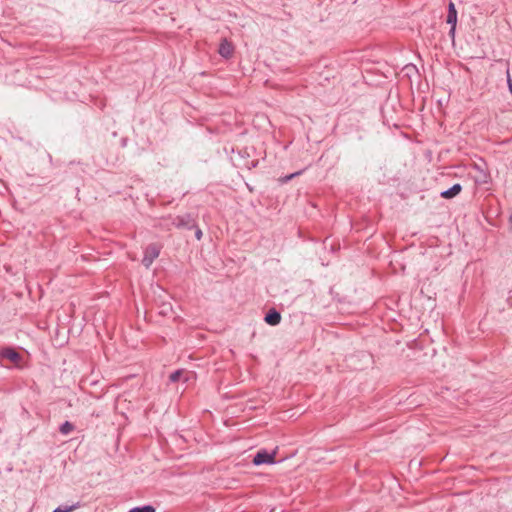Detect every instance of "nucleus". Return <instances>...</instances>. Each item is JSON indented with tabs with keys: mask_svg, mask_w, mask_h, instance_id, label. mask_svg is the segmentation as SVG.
I'll use <instances>...</instances> for the list:
<instances>
[{
	"mask_svg": "<svg viewBox=\"0 0 512 512\" xmlns=\"http://www.w3.org/2000/svg\"><path fill=\"white\" fill-rule=\"evenodd\" d=\"M160 254V247L157 244H150L146 247L144 251V256L142 259V264L149 268L154 260L159 256Z\"/></svg>",
	"mask_w": 512,
	"mask_h": 512,
	"instance_id": "f03ea898",
	"label": "nucleus"
},
{
	"mask_svg": "<svg viewBox=\"0 0 512 512\" xmlns=\"http://www.w3.org/2000/svg\"><path fill=\"white\" fill-rule=\"evenodd\" d=\"M447 24L451 26H456L457 24V10L453 2H450L448 5V13H447Z\"/></svg>",
	"mask_w": 512,
	"mask_h": 512,
	"instance_id": "6e6552de",
	"label": "nucleus"
},
{
	"mask_svg": "<svg viewBox=\"0 0 512 512\" xmlns=\"http://www.w3.org/2000/svg\"><path fill=\"white\" fill-rule=\"evenodd\" d=\"M509 225H510V230L512 232V214L509 217Z\"/></svg>",
	"mask_w": 512,
	"mask_h": 512,
	"instance_id": "a211bd4d",
	"label": "nucleus"
},
{
	"mask_svg": "<svg viewBox=\"0 0 512 512\" xmlns=\"http://www.w3.org/2000/svg\"><path fill=\"white\" fill-rule=\"evenodd\" d=\"M507 85L509 92L512 94V79L510 77L509 71H507Z\"/></svg>",
	"mask_w": 512,
	"mask_h": 512,
	"instance_id": "dca6fc26",
	"label": "nucleus"
},
{
	"mask_svg": "<svg viewBox=\"0 0 512 512\" xmlns=\"http://www.w3.org/2000/svg\"><path fill=\"white\" fill-rule=\"evenodd\" d=\"M275 455H276L275 451L270 453V452L262 449V450H259L255 454L252 462L255 466H260L263 464H274L275 463Z\"/></svg>",
	"mask_w": 512,
	"mask_h": 512,
	"instance_id": "7ed1b4c3",
	"label": "nucleus"
},
{
	"mask_svg": "<svg viewBox=\"0 0 512 512\" xmlns=\"http://www.w3.org/2000/svg\"><path fill=\"white\" fill-rule=\"evenodd\" d=\"M164 221H170V224L178 229H193L196 227V218L191 213H185L178 216H169Z\"/></svg>",
	"mask_w": 512,
	"mask_h": 512,
	"instance_id": "f257e3e1",
	"label": "nucleus"
},
{
	"mask_svg": "<svg viewBox=\"0 0 512 512\" xmlns=\"http://www.w3.org/2000/svg\"><path fill=\"white\" fill-rule=\"evenodd\" d=\"M281 314L275 308H271L265 315L264 321L270 326H276L281 322Z\"/></svg>",
	"mask_w": 512,
	"mask_h": 512,
	"instance_id": "39448f33",
	"label": "nucleus"
},
{
	"mask_svg": "<svg viewBox=\"0 0 512 512\" xmlns=\"http://www.w3.org/2000/svg\"><path fill=\"white\" fill-rule=\"evenodd\" d=\"M193 229H195V237H196V239L197 240H201V238L203 236L202 230L197 225Z\"/></svg>",
	"mask_w": 512,
	"mask_h": 512,
	"instance_id": "2eb2a0df",
	"label": "nucleus"
},
{
	"mask_svg": "<svg viewBox=\"0 0 512 512\" xmlns=\"http://www.w3.org/2000/svg\"><path fill=\"white\" fill-rule=\"evenodd\" d=\"M455 30H456V26H451L450 30H449V35L454 38V35H455Z\"/></svg>",
	"mask_w": 512,
	"mask_h": 512,
	"instance_id": "f3484780",
	"label": "nucleus"
},
{
	"mask_svg": "<svg viewBox=\"0 0 512 512\" xmlns=\"http://www.w3.org/2000/svg\"><path fill=\"white\" fill-rule=\"evenodd\" d=\"M302 173V171H298V172H295V173H292L290 175H287L285 176L283 179H282V182L283 183H286L288 181H290L292 178H294L295 176H298Z\"/></svg>",
	"mask_w": 512,
	"mask_h": 512,
	"instance_id": "4468645a",
	"label": "nucleus"
},
{
	"mask_svg": "<svg viewBox=\"0 0 512 512\" xmlns=\"http://www.w3.org/2000/svg\"><path fill=\"white\" fill-rule=\"evenodd\" d=\"M462 191V186L459 183L454 184L447 190L440 193V196L444 199H452Z\"/></svg>",
	"mask_w": 512,
	"mask_h": 512,
	"instance_id": "0eeeda50",
	"label": "nucleus"
},
{
	"mask_svg": "<svg viewBox=\"0 0 512 512\" xmlns=\"http://www.w3.org/2000/svg\"><path fill=\"white\" fill-rule=\"evenodd\" d=\"M75 429V426L73 423H71L70 421H65L64 423H62L59 427V431L61 434L63 435H68L70 434L73 430Z\"/></svg>",
	"mask_w": 512,
	"mask_h": 512,
	"instance_id": "1a4fd4ad",
	"label": "nucleus"
},
{
	"mask_svg": "<svg viewBox=\"0 0 512 512\" xmlns=\"http://www.w3.org/2000/svg\"><path fill=\"white\" fill-rule=\"evenodd\" d=\"M129 512H156L154 506L148 504L143 506H137L129 510Z\"/></svg>",
	"mask_w": 512,
	"mask_h": 512,
	"instance_id": "9d476101",
	"label": "nucleus"
},
{
	"mask_svg": "<svg viewBox=\"0 0 512 512\" xmlns=\"http://www.w3.org/2000/svg\"><path fill=\"white\" fill-rule=\"evenodd\" d=\"M183 374H184V371L181 369L172 372L169 376L170 382L174 383V382L179 381L182 378Z\"/></svg>",
	"mask_w": 512,
	"mask_h": 512,
	"instance_id": "f8f14e48",
	"label": "nucleus"
},
{
	"mask_svg": "<svg viewBox=\"0 0 512 512\" xmlns=\"http://www.w3.org/2000/svg\"><path fill=\"white\" fill-rule=\"evenodd\" d=\"M79 507V503L73 505H61L55 508L52 512H72Z\"/></svg>",
	"mask_w": 512,
	"mask_h": 512,
	"instance_id": "9b49d317",
	"label": "nucleus"
},
{
	"mask_svg": "<svg viewBox=\"0 0 512 512\" xmlns=\"http://www.w3.org/2000/svg\"><path fill=\"white\" fill-rule=\"evenodd\" d=\"M475 168L482 174V183H487L488 181V174L484 172V170L481 169L478 165H475Z\"/></svg>",
	"mask_w": 512,
	"mask_h": 512,
	"instance_id": "ddd939ff",
	"label": "nucleus"
},
{
	"mask_svg": "<svg viewBox=\"0 0 512 512\" xmlns=\"http://www.w3.org/2000/svg\"><path fill=\"white\" fill-rule=\"evenodd\" d=\"M234 52V46L227 39H222L220 42L218 53L225 59H229L232 57Z\"/></svg>",
	"mask_w": 512,
	"mask_h": 512,
	"instance_id": "20e7f679",
	"label": "nucleus"
},
{
	"mask_svg": "<svg viewBox=\"0 0 512 512\" xmlns=\"http://www.w3.org/2000/svg\"><path fill=\"white\" fill-rule=\"evenodd\" d=\"M0 355L2 358L8 359L13 363H18L21 360V355L11 347H5L1 350Z\"/></svg>",
	"mask_w": 512,
	"mask_h": 512,
	"instance_id": "423d86ee",
	"label": "nucleus"
}]
</instances>
